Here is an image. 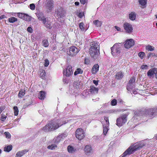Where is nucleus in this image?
<instances>
[{
  "mask_svg": "<svg viewBox=\"0 0 157 157\" xmlns=\"http://www.w3.org/2000/svg\"><path fill=\"white\" fill-rule=\"evenodd\" d=\"M67 122V121H63V119H61L53 122H51L43 127L42 129V130L44 132L53 131L57 129Z\"/></svg>",
  "mask_w": 157,
  "mask_h": 157,
  "instance_id": "f257e3e1",
  "label": "nucleus"
},
{
  "mask_svg": "<svg viewBox=\"0 0 157 157\" xmlns=\"http://www.w3.org/2000/svg\"><path fill=\"white\" fill-rule=\"evenodd\" d=\"M144 141L136 143L133 146H131L121 155V157H125L127 155L132 154L135 151L142 148L145 145Z\"/></svg>",
  "mask_w": 157,
  "mask_h": 157,
  "instance_id": "f03ea898",
  "label": "nucleus"
},
{
  "mask_svg": "<svg viewBox=\"0 0 157 157\" xmlns=\"http://www.w3.org/2000/svg\"><path fill=\"white\" fill-rule=\"evenodd\" d=\"M121 43L116 44L111 48V54L113 56H119L121 52Z\"/></svg>",
  "mask_w": 157,
  "mask_h": 157,
  "instance_id": "7ed1b4c3",
  "label": "nucleus"
},
{
  "mask_svg": "<svg viewBox=\"0 0 157 157\" xmlns=\"http://www.w3.org/2000/svg\"><path fill=\"white\" fill-rule=\"evenodd\" d=\"M127 120L126 115H123L117 119L116 124L118 127H121L126 122Z\"/></svg>",
  "mask_w": 157,
  "mask_h": 157,
  "instance_id": "20e7f679",
  "label": "nucleus"
},
{
  "mask_svg": "<svg viewBox=\"0 0 157 157\" xmlns=\"http://www.w3.org/2000/svg\"><path fill=\"white\" fill-rule=\"evenodd\" d=\"M147 117L152 118L157 115V108L151 109L146 111Z\"/></svg>",
  "mask_w": 157,
  "mask_h": 157,
  "instance_id": "39448f33",
  "label": "nucleus"
},
{
  "mask_svg": "<svg viewBox=\"0 0 157 157\" xmlns=\"http://www.w3.org/2000/svg\"><path fill=\"white\" fill-rule=\"evenodd\" d=\"M98 49H93L90 48V49L89 54L91 57L94 59H97L99 54V51Z\"/></svg>",
  "mask_w": 157,
  "mask_h": 157,
  "instance_id": "423d86ee",
  "label": "nucleus"
},
{
  "mask_svg": "<svg viewBox=\"0 0 157 157\" xmlns=\"http://www.w3.org/2000/svg\"><path fill=\"white\" fill-rule=\"evenodd\" d=\"M79 51V48H77L74 46H72L69 48V51L67 52V53L70 56H73L76 55Z\"/></svg>",
  "mask_w": 157,
  "mask_h": 157,
  "instance_id": "0eeeda50",
  "label": "nucleus"
},
{
  "mask_svg": "<svg viewBox=\"0 0 157 157\" xmlns=\"http://www.w3.org/2000/svg\"><path fill=\"white\" fill-rule=\"evenodd\" d=\"M84 134L83 130L81 128L77 129L75 132L76 137L79 140H81L84 138Z\"/></svg>",
  "mask_w": 157,
  "mask_h": 157,
  "instance_id": "6e6552de",
  "label": "nucleus"
},
{
  "mask_svg": "<svg viewBox=\"0 0 157 157\" xmlns=\"http://www.w3.org/2000/svg\"><path fill=\"white\" fill-rule=\"evenodd\" d=\"M135 81V78L134 77H132L131 78L127 85V89L128 90L130 91L134 87Z\"/></svg>",
  "mask_w": 157,
  "mask_h": 157,
  "instance_id": "1a4fd4ad",
  "label": "nucleus"
},
{
  "mask_svg": "<svg viewBox=\"0 0 157 157\" xmlns=\"http://www.w3.org/2000/svg\"><path fill=\"white\" fill-rule=\"evenodd\" d=\"M123 27L125 32L127 33H130L132 31L133 28L132 25L128 23H125L123 25Z\"/></svg>",
  "mask_w": 157,
  "mask_h": 157,
  "instance_id": "9d476101",
  "label": "nucleus"
},
{
  "mask_svg": "<svg viewBox=\"0 0 157 157\" xmlns=\"http://www.w3.org/2000/svg\"><path fill=\"white\" fill-rule=\"evenodd\" d=\"M63 75L67 77H69L73 74L72 67L71 66H68L66 69L63 71Z\"/></svg>",
  "mask_w": 157,
  "mask_h": 157,
  "instance_id": "9b49d317",
  "label": "nucleus"
},
{
  "mask_svg": "<svg viewBox=\"0 0 157 157\" xmlns=\"http://www.w3.org/2000/svg\"><path fill=\"white\" fill-rule=\"evenodd\" d=\"M84 150L85 154L89 156L91 155L93 152V151L90 145L86 146Z\"/></svg>",
  "mask_w": 157,
  "mask_h": 157,
  "instance_id": "f8f14e48",
  "label": "nucleus"
},
{
  "mask_svg": "<svg viewBox=\"0 0 157 157\" xmlns=\"http://www.w3.org/2000/svg\"><path fill=\"white\" fill-rule=\"evenodd\" d=\"M134 44V40L132 39H130L125 42L124 46L125 48L128 49L133 46Z\"/></svg>",
  "mask_w": 157,
  "mask_h": 157,
  "instance_id": "ddd939ff",
  "label": "nucleus"
},
{
  "mask_svg": "<svg viewBox=\"0 0 157 157\" xmlns=\"http://www.w3.org/2000/svg\"><path fill=\"white\" fill-rule=\"evenodd\" d=\"M54 2L52 1H48L46 4V9L48 12H50L52 10L54 7Z\"/></svg>",
  "mask_w": 157,
  "mask_h": 157,
  "instance_id": "4468645a",
  "label": "nucleus"
},
{
  "mask_svg": "<svg viewBox=\"0 0 157 157\" xmlns=\"http://www.w3.org/2000/svg\"><path fill=\"white\" fill-rule=\"evenodd\" d=\"M155 68H153L149 70L147 72V76L150 78H153L154 75L155 74Z\"/></svg>",
  "mask_w": 157,
  "mask_h": 157,
  "instance_id": "2eb2a0df",
  "label": "nucleus"
},
{
  "mask_svg": "<svg viewBox=\"0 0 157 157\" xmlns=\"http://www.w3.org/2000/svg\"><path fill=\"white\" fill-rule=\"evenodd\" d=\"M90 48H93L95 49H99V44L96 41L92 42L90 44Z\"/></svg>",
  "mask_w": 157,
  "mask_h": 157,
  "instance_id": "dca6fc26",
  "label": "nucleus"
},
{
  "mask_svg": "<svg viewBox=\"0 0 157 157\" xmlns=\"http://www.w3.org/2000/svg\"><path fill=\"white\" fill-rule=\"evenodd\" d=\"M43 23L45 26L49 29L52 28L51 23L50 21H48V19H46L43 22Z\"/></svg>",
  "mask_w": 157,
  "mask_h": 157,
  "instance_id": "f3484780",
  "label": "nucleus"
},
{
  "mask_svg": "<svg viewBox=\"0 0 157 157\" xmlns=\"http://www.w3.org/2000/svg\"><path fill=\"white\" fill-rule=\"evenodd\" d=\"M28 151V150L25 149L20 151H19L17 152L16 154V157H21L23 155H25L26 152Z\"/></svg>",
  "mask_w": 157,
  "mask_h": 157,
  "instance_id": "a211bd4d",
  "label": "nucleus"
},
{
  "mask_svg": "<svg viewBox=\"0 0 157 157\" xmlns=\"http://www.w3.org/2000/svg\"><path fill=\"white\" fill-rule=\"evenodd\" d=\"M99 66L97 64H95L93 67L92 70L91 72L93 74H95L98 71Z\"/></svg>",
  "mask_w": 157,
  "mask_h": 157,
  "instance_id": "6ab92c4d",
  "label": "nucleus"
},
{
  "mask_svg": "<svg viewBox=\"0 0 157 157\" xmlns=\"http://www.w3.org/2000/svg\"><path fill=\"white\" fill-rule=\"evenodd\" d=\"M56 14L58 18H62L63 17V12L61 10H58L56 12Z\"/></svg>",
  "mask_w": 157,
  "mask_h": 157,
  "instance_id": "aec40b11",
  "label": "nucleus"
},
{
  "mask_svg": "<svg viewBox=\"0 0 157 157\" xmlns=\"http://www.w3.org/2000/svg\"><path fill=\"white\" fill-rule=\"evenodd\" d=\"M46 93L43 91L40 92L38 95V98L40 100H44L45 98Z\"/></svg>",
  "mask_w": 157,
  "mask_h": 157,
  "instance_id": "412c9836",
  "label": "nucleus"
},
{
  "mask_svg": "<svg viewBox=\"0 0 157 157\" xmlns=\"http://www.w3.org/2000/svg\"><path fill=\"white\" fill-rule=\"evenodd\" d=\"M123 76V74L122 72H119L116 74V78L118 80H119L121 79Z\"/></svg>",
  "mask_w": 157,
  "mask_h": 157,
  "instance_id": "4be33fe9",
  "label": "nucleus"
},
{
  "mask_svg": "<svg viewBox=\"0 0 157 157\" xmlns=\"http://www.w3.org/2000/svg\"><path fill=\"white\" fill-rule=\"evenodd\" d=\"M129 18L132 21H134L136 18V14L134 12H131L129 15Z\"/></svg>",
  "mask_w": 157,
  "mask_h": 157,
  "instance_id": "5701e85b",
  "label": "nucleus"
},
{
  "mask_svg": "<svg viewBox=\"0 0 157 157\" xmlns=\"http://www.w3.org/2000/svg\"><path fill=\"white\" fill-rule=\"evenodd\" d=\"M98 89L94 86H91L90 87V92L94 94L97 93L98 92Z\"/></svg>",
  "mask_w": 157,
  "mask_h": 157,
  "instance_id": "b1692460",
  "label": "nucleus"
},
{
  "mask_svg": "<svg viewBox=\"0 0 157 157\" xmlns=\"http://www.w3.org/2000/svg\"><path fill=\"white\" fill-rule=\"evenodd\" d=\"M37 17L38 19L42 21V22L46 19L44 16V15L42 13H40L38 15Z\"/></svg>",
  "mask_w": 157,
  "mask_h": 157,
  "instance_id": "393cba45",
  "label": "nucleus"
},
{
  "mask_svg": "<svg viewBox=\"0 0 157 157\" xmlns=\"http://www.w3.org/2000/svg\"><path fill=\"white\" fill-rule=\"evenodd\" d=\"M93 24L96 26L98 27H100L102 24L101 21L98 20H96L93 21Z\"/></svg>",
  "mask_w": 157,
  "mask_h": 157,
  "instance_id": "a878e982",
  "label": "nucleus"
},
{
  "mask_svg": "<svg viewBox=\"0 0 157 157\" xmlns=\"http://www.w3.org/2000/svg\"><path fill=\"white\" fill-rule=\"evenodd\" d=\"M32 17L27 14H25L23 19L27 21H30L31 20Z\"/></svg>",
  "mask_w": 157,
  "mask_h": 157,
  "instance_id": "bb28decb",
  "label": "nucleus"
},
{
  "mask_svg": "<svg viewBox=\"0 0 157 157\" xmlns=\"http://www.w3.org/2000/svg\"><path fill=\"white\" fill-rule=\"evenodd\" d=\"M67 150L69 153H73L76 150L71 146L69 145L67 147Z\"/></svg>",
  "mask_w": 157,
  "mask_h": 157,
  "instance_id": "cd10ccee",
  "label": "nucleus"
},
{
  "mask_svg": "<svg viewBox=\"0 0 157 157\" xmlns=\"http://www.w3.org/2000/svg\"><path fill=\"white\" fill-rule=\"evenodd\" d=\"M12 148V147L11 145L6 146L4 148V151H5L9 152L10 151Z\"/></svg>",
  "mask_w": 157,
  "mask_h": 157,
  "instance_id": "c85d7f7f",
  "label": "nucleus"
},
{
  "mask_svg": "<svg viewBox=\"0 0 157 157\" xmlns=\"http://www.w3.org/2000/svg\"><path fill=\"white\" fill-rule=\"evenodd\" d=\"M9 21L11 23H13L14 22L17 21V18L14 17H11L8 19Z\"/></svg>",
  "mask_w": 157,
  "mask_h": 157,
  "instance_id": "c756f323",
  "label": "nucleus"
},
{
  "mask_svg": "<svg viewBox=\"0 0 157 157\" xmlns=\"http://www.w3.org/2000/svg\"><path fill=\"white\" fill-rule=\"evenodd\" d=\"M83 73L82 70L80 68H78L74 72V74L75 75H76L78 74H82Z\"/></svg>",
  "mask_w": 157,
  "mask_h": 157,
  "instance_id": "7c9ffc66",
  "label": "nucleus"
},
{
  "mask_svg": "<svg viewBox=\"0 0 157 157\" xmlns=\"http://www.w3.org/2000/svg\"><path fill=\"white\" fill-rule=\"evenodd\" d=\"M43 46L45 47H47L49 45V43L48 40L46 39H44L42 40V41Z\"/></svg>",
  "mask_w": 157,
  "mask_h": 157,
  "instance_id": "2f4dec72",
  "label": "nucleus"
},
{
  "mask_svg": "<svg viewBox=\"0 0 157 157\" xmlns=\"http://www.w3.org/2000/svg\"><path fill=\"white\" fill-rule=\"evenodd\" d=\"M57 147V146L55 144H52L51 145L48 146L47 147V148L48 149L51 150H54Z\"/></svg>",
  "mask_w": 157,
  "mask_h": 157,
  "instance_id": "473e14b6",
  "label": "nucleus"
},
{
  "mask_svg": "<svg viewBox=\"0 0 157 157\" xmlns=\"http://www.w3.org/2000/svg\"><path fill=\"white\" fill-rule=\"evenodd\" d=\"M146 49L148 51H152L154 50V47L152 46L149 45L146 46Z\"/></svg>",
  "mask_w": 157,
  "mask_h": 157,
  "instance_id": "72a5a7b5",
  "label": "nucleus"
},
{
  "mask_svg": "<svg viewBox=\"0 0 157 157\" xmlns=\"http://www.w3.org/2000/svg\"><path fill=\"white\" fill-rule=\"evenodd\" d=\"M25 90H22L19 92L18 96L20 98H22L25 94Z\"/></svg>",
  "mask_w": 157,
  "mask_h": 157,
  "instance_id": "f704fd0d",
  "label": "nucleus"
},
{
  "mask_svg": "<svg viewBox=\"0 0 157 157\" xmlns=\"http://www.w3.org/2000/svg\"><path fill=\"white\" fill-rule=\"evenodd\" d=\"M139 2L140 4L142 6H144L147 3L146 0H139Z\"/></svg>",
  "mask_w": 157,
  "mask_h": 157,
  "instance_id": "c9c22d12",
  "label": "nucleus"
},
{
  "mask_svg": "<svg viewBox=\"0 0 157 157\" xmlns=\"http://www.w3.org/2000/svg\"><path fill=\"white\" fill-rule=\"evenodd\" d=\"M8 116V114L6 113V115H4L2 114V117H1L0 120L4 122V121L6 118Z\"/></svg>",
  "mask_w": 157,
  "mask_h": 157,
  "instance_id": "e433bc0d",
  "label": "nucleus"
},
{
  "mask_svg": "<svg viewBox=\"0 0 157 157\" xmlns=\"http://www.w3.org/2000/svg\"><path fill=\"white\" fill-rule=\"evenodd\" d=\"M14 109V115L17 116L18 115V109L17 106H14L13 107Z\"/></svg>",
  "mask_w": 157,
  "mask_h": 157,
  "instance_id": "4c0bfd02",
  "label": "nucleus"
},
{
  "mask_svg": "<svg viewBox=\"0 0 157 157\" xmlns=\"http://www.w3.org/2000/svg\"><path fill=\"white\" fill-rule=\"evenodd\" d=\"M79 27L80 29L82 30V31H84L86 30L85 29L84 27V24L83 22H81L79 24Z\"/></svg>",
  "mask_w": 157,
  "mask_h": 157,
  "instance_id": "58836bf2",
  "label": "nucleus"
},
{
  "mask_svg": "<svg viewBox=\"0 0 157 157\" xmlns=\"http://www.w3.org/2000/svg\"><path fill=\"white\" fill-rule=\"evenodd\" d=\"M108 127L107 126H105L104 125L103 126V133L104 135H105L107 133L108 130Z\"/></svg>",
  "mask_w": 157,
  "mask_h": 157,
  "instance_id": "ea45409f",
  "label": "nucleus"
},
{
  "mask_svg": "<svg viewBox=\"0 0 157 157\" xmlns=\"http://www.w3.org/2000/svg\"><path fill=\"white\" fill-rule=\"evenodd\" d=\"M4 134L6 138L10 139L11 138V135L9 132H5Z\"/></svg>",
  "mask_w": 157,
  "mask_h": 157,
  "instance_id": "a19ab883",
  "label": "nucleus"
},
{
  "mask_svg": "<svg viewBox=\"0 0 157 157\" xmlns=\"http://www.w3.org/2000/svg\"><path fill=\"white\" fill-rule=\"evenodd\" d=\"M60 139V137H57L54 138V141L55 143H58L59 142Z\"/></svg>",
  "mask_w": 157,
  "mask_h": 157,
  "instance_id": "79ce46f5",
  "label": "nucleus"
},
{
  "mask_svg": "<svg viewBox=\"0 0 157 157\" xmlns=\"http://www.w3.org/2000/svg\"><path fill=\"white\" fill-rule=\"evenodd\" d=\"M145 55V53L143 52H140L138 54V56L139 57L141 58V59H142L143 58L144 56Z\"/></svg>",
  "mask_w": 157,
  "mask_h": 157,
  "instance_id": "37998d69",
  "label": "nucleus"
},
{
  "mask_svg": "<svg viewBox=\"0 0 157 157\" xmlns=\"http://www.w3.org/2000/svg\"><path fill=\"white\" fill-rule=\"evenodd\" d=\"M49 60L48 59H45L44 62V65L45 67H48L49 64Z\"/></svg>",
  "mask_w": 157,
  "mask_h": 157,
  "instance_id": "c03bdc74",
  "label": "nucleus"
},
{
  "mask_svg": "<svg viewBox=\"0 0 157 157\" xmlns=\"http://www.w3.org/2000/svg\"><path fill=\"white\" fill-rule=\"evenodd\" d=\"M18 16L21 18L23 19L25 13H18Z\"/></svg>",
  "mask_w": 157,
  "mask_h": 157,
  "instance_id": "a18cd8bd",
  "label": "nucleus"
},
{
  "mask_svg": "<svg viewBox=\"0 0 157 157\" xmlns=\"http://www.w3.org/2000/svg\"><path fill=\"white\" fill-rule=\"evenodd\" d=\"M117 100L115 99H114L111 101V104L112 105L114 106L117 104Z\"/></svg>",
  "mask_w": 157,
  "mask_h": 157,
  "instance_id": "49530a36",
  "label": "nucleus"
},
{
  "mask_svg": "<svg viewBox=\"0 0 157 157\" xmlns=\"http://www.w3.org/2000/svg\"><path fill=\"white\" fill-rule=\"evenodd\" d=\"M45 75V72L44 70H42V71L40 74V76L41 78L43 79Z\"/></svg>",
  "mask_w": 157,
  "mask_h": 157,
  "instance_id": "de8ad7c7",
  "label": "nucleus"
},
{
  "mask_svg": "<svg viewBox=\"0 0 157 157\" xmlns=\"http://www.w3.org/2000/svg\"><path fill=\"white\" fill-rule=\"evenodd\" d=\"M30 9L32 10H34L35 8V6L34 4H31L29 5Z\"/></svg>",
  "mask_w": 157,
  "mask_h": 157,
  "instance_id": "09e8293b",
  "label": "nucleus"
},
{
  "mask_svg": "<svg viewBox=\"0 0 157 157\" xmlns=\"http://www.w3.org/2000/svg\"><path fill=\"white\" fill-rule=\"evenodd\" d=\"M148 68V66L147 65H143L141 67L142 69H147Z\"/></svg>",
  "mask_w": 157,
  "mask_h": 157,
  "instance_id": "8fccbe9b",
  "label": "nucleus"
},
{
  "mask_svg": "<svg viewBox=\"0 0 157 157\" xmlns=\"http://www.w3.org/2000/svg\"><path fill=\"white\" fill-rule=\"evenodd\" d=\"M27 30L30 33H32L33 32V29L31 27H29L27 29Z\"/></svg>",
  "mask_w": 157,
  "mask_h": 157,
  "instance_id": "3c124183",
  "label": "nucleus"
},
{
  "mask_svg": "<svg viewBox=\"0 0 157 157\" xmlns=\"http://www.w3.org/2000/svg\"><path fill=\"white\" fill-rule=\"evenodd\" d=\"M74 84L75 85V87L77 89H78L79 88V83L76 82Z\"/></svg>",
  "mask_w": 157,
  "mask_h": 157,
  "instance_id": "603ef678",
  "label": "nucleus"
},
{
  "mask_svg": "<svg viewBox=\"0 0 157 157\" xmlns=\"http://www.w3.org/2000/svg\"><path fill=\"white\" fill-rule=\"evenodd\" d=\"M90 61L88 59L85 58L84 60V63L85 64H88L89 63Z\"/></svg>",
  "mask_w": 157,
  "mask_h": 157,
  "instance_id": "864d4df0",
  "label": "nucleus"
},
{
  "mask_svg": "<svg viewBox=\"0 0 157 157\" xmlns=\"http://www.w3.org/2000/svg\"><path fill=\"white\" fill-rule=\"evenodd\" d=\"M83 12H81L78 14V16L79 17L81 18L83 16Z\"/></svg>",
  "mask_w": 157,
  "mask_h": 157,
  "instance_id": "5fc2aeb1",
  "label": "nucleus"
},
{
  "mask_svg": "<svg viewBox=\"0 0 157 157\" xmlns=\"http://www.w3.org/2000/svg\"><path fill=\"white\" fill-rule=\"evenodd\" d=\"M105 120V121L107 123V124H109V119L107 117H105L104 118Z\"/></svg>",
  "mask_w": 157,
  "mask_h": 157,
  "instance_id": "6e6d98bb",
  "label": "nucleus"
},
{
  "mask_svg": "<svg viewBox=\"0 0 157 157\" xmlns=\"http://www.w3.org/2000/svg\"><path fill=\"white\" fill-rule=\"evenodd\" d=\"M155 77L157 79V68H155Z\"/></svg>",
  "mask_w": 157,
  "mask_h": 157,
  "instance_id": "4d7b16f0",
  "label": "nucleus"
},
{
  "mask_svg": "<svg viewBox=\"0 0 157 157\" xmlns=\"http://www.w3.org/2000/svg\"><path fill=\"white\" fill-rule=\"evenodd\" d=\"M93 82L95 84L96 86H97L98 85V81L93 80Z\"/></svg>",
  "mask_w": 157,
  "mask_h": 157,
  "instance_id": "13d9d810",
  "label": "nucleus"
},
{
  "mask_svg": "<svg viewBox=\"0 0 157 157\" xmlns=\"http://www.w3.org/2000/svg\"><path fill=\"white\" fill-rule=\"evenodd\" d=\"M80 2L83 4H84L85 3L86 1V0H80Z\"/></svg>",
  "mask_w": 157,
  "mask_h": 157,
  "instance_id": "bf43d9fd",
  "label": "nucleus"
},
{
  "mask_svg": "<svg viewBox=\"0 0 157 157\" xmlns=\"http://www.w3.org/2000/svg\"><path fill=\"white\" fill-rule=\"evenodd\" d=\"M4 109V106H1L0 107V113H1L2 110Z\"/></svg>",
  "mask_w": 157,
  "mask_h": 157,
  "instance_id": "052dcab7",
  "label": "nucleus"
},
{
  "mask_svg": "<svg viewBox=\"0 0 157 157\" xmlns=\"http://www.w3.org/2000/svg\"><path fill=\"white\" fill-rule=\"evenodd\" d=\"M115 28L117 31L121 30V28L117 26H115Z\"/></svg>",
  "mask_w": 157,
  "mask_h": 157,
  "instance_id": "680f3d73",
  "label": "nucleus"
},
{
  "mask_svg": "<svg viewBox=\"0 0 157 157\" xmlns=\"http://www.w3.org/2000/svg\"><path fill=\"white\" fill-rule=\"evenodd\" d=\"M6 17L5 15H3L0 16V20Z\"/></svg>",
  "mask_w": 157,
  "mask_h": 157,
  "instance_id": "e2e57ef3",
  "label": "nucleus"
},
{
  "mask_svg": "<svg viewBox=\"0 0 157 157\" xmlns=\"http://www.w3.org/2000/svg\"><path fill=\"white\" fill-rule=\"evenodd\" d=\"M75 5L78 6L79 5V2H75Z\"/></svg>",
  "mask_w": 157,
  "mask_h": 157,
  "instance_id": "0e129e2a",
  "label": "nucleus"
},
{
  "mask_svg": "<svg viewBox=\"0 0 157 157\" xmlns=\"http://www.w3.org/2000/svg\"><path fill=\"white\" fill-rule=\"evenodd\" d=\"M154 138H155V139H156L157 140V134L155 135Z\"/></svg>",
  "mask_w": 157,
  "mask_h": 157,
  "instance_id": "69168bd1",
  "label": "nucleus"
},
{
  "mask_svg": "<svg viewBox=\"0 0 157 157\" xmlns=\"http://www.w3.org/2000/svg\"><path fill=\"white\" fill-rule=\"evenodd\" d=\"M2 152V150H1L0 149V154Z\"/></svg>",
  "mask_w": 157,
  "mask_h": 157,
  "instance_id": "338daca9",
  "label": "nucleus"
},
{
  "mask_svg": "<svg viewBox=\"0 0 157 157\" xmlns=\"http://www.w3.org/2000/svg\"><path fill=\"white\" fill-rule=\"evenodd\" d=\"M155 17H156V18H157V15H155Z\"/></svg>",
  "mask_w": 157,
  "mask_h": 157,
  "instance_id": "774afa93",
  "label": "nucleus"
}]
</instances>
